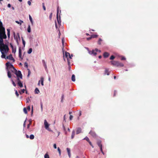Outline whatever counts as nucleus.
I'll return each instance as SVG.
<instances>
[{"instance_id":"obj_1","label":"nucleus","mask_w":158,"mask_h":158,"mask_svg":"<svg viewBox=\"0 0 158 158\" xmlns=\"http://www.w3.org/2000/svg\"><path fill=\"white\" fill-rule=\"evenodd\" d=\"M6 37L5 28L0 20V51L2 54L1 57L2 58H6V54L8 53L9 51L8 45L4 43L3 39H6Z\"/></svg>"},{"instance_id":"obj_2","label":"nucleus","mask_w":158,"mask_h":158,"mask_svg":"<svg viewBox=\"0 0 158 158\" xmlns=\"http://www.w3.org/2000/svg\"><path fill=\"white\" fill-rule=\"evenodd\" d=\"M6 69L8 71L10 70L13 73L15 69L13 66L9 62H8L6 64Z\"/></svg>"},{"instance_id":"obj_3","label":"nucleus","mask_w":158,"mask_h":158,"mask_svg":"<svg viewBox=\"0 0 158 158\" xmlns=\"http://www.w3.org/2000/svg\"><path fill=\"white\" fill-rule=\"evenodd\" d=\"M111 64L116 66L123 67V64L117 61H111Z\"/></svg>"},{"instance_id":"obj_4","label":"nucleus","mask_w":158,"mask_h":158,"mask_svg":"<svg viewBox=\"0 0 158 158\" xmlns=\"http://www.w3.org/2000/svg\"><path fill=\"white\" fill-rule=\"evenodd\" d=\"M13 73L16 75L17 77H19L21 79L22 78V75L20 71H17L15 69Z\"/></svg>"},{"instance_id":"obj_5","label":"nucleus","mask_w":158,"mask_h":158,"mask_svg":"<svg viewBox=\"0 0 158 158\" xmlns=\"http://www.w3.org/2000/svg\"><path fill=\"white\" fill-rule=\"evenodd\" d=\"M44 125L45 126V127L46 129H47L48 131L50 130L49 128V125L48 123L47 122V120L45 119L44 121Z\"/></svg>"},{"instance_id":"obj_6","label":"nucleus","mask_w":158,"mask_h":158,"mask_svg":"<svg viewBox=\"0 0 158 158\" xmlns=\"http://www.w3.org/2000/svg\"><path fill=\"white\" fill-rule=\"evenodd\" d=\"M9 59L11 60H13V62H14L15 61V59L13 57L12 55V54H10L8 56H6V57L5 59Z\"/></svg>"},{"instance_id":"obj_7","label":"nucleus","mask_w":158,"mask_h":158,"mask_svg":"<svg viewBox=\"0 0 158 158\" xmlns=\"http://www.w3.org/2000/svg\"><path fill=\"white\" fill-rule=\"evenodd\" d=\"M89 53L90 55H93L94 56H96L97 54V52L96 51L95 49L91 51L88 50Z\"/></svg>"},{"instance_id":"obj_8","label":"nucleus","mask_w":158,"mask_h":158,"mask_svg":"<svg viewBox=\"0 0 158 158\" xmlns=\"http://www.w3.org/2000/svg\"><path fill=\"white\" fill-rule=\"evenodd\" d=\"M58 13H59V7H58L57 8L56 18H57L58 23V24H60V23L61 21H60V18L59 19L58 18Z\"/></svg>"},{"instance_id":"obj_9","label":"nucleus","mask_w":158,"mask_h":158,"mask_svg":"<svg viewBox=\"0 0 158 158\" xmlns=\"http://www.w3.org/2000/svg\"><path fill=\"white\" fill-rule=\"evenodd\" d=\"M89 134L94 137H95L96 136V133L92 131H91L89 132Z\"/></svg>"},{"instance_id":"obj_10","label":"nucleus","mask_w":158,"mask_h":158,"mask_svg":"<svg viewBox=\"0 0 158 158\" xmlns=\"http://www.w3.org/2000/svg\"><path fill=\"white\" fill-rule=\"evenodd\" d=\"M110 54L109 53L105 52L103 53V56L104 58H107L109 56Z\"/></svg>"},{"instance_id":"obj_11","label":"nucleus","mask_w":158,"mask_h":158,"mask_svg":"<svg viewBox=\"0 0 158 158\" xmlns=\"http://www.w3.org/2000/svg\"><path fill=\"white\" fill-rule=\"evenodd\" d=\"M97 144L99 148L102 147V145L101 143V140H98L97 142Z\"/></svg>"},{"instance_id":"obj_12","label":"nucleus","mask_w":158,"mask_h":158,"mask_svg":"<svg viewBox=\"0 0 158 158\" xmlns=\"http://www.w3.org/2000/svg\"><path fill=\"white\" fill-rule=\"evenodd\" d=\"M19 57L22 59L23 58L21 57V50L20 48H19Z\"/></svg>"},{"instance_id":"obj_13","label":"nucleus","mask_w":158,"mask_h":158,"mask_svg":"<svg viewBox=\"0 0 158 158\" xmlns=\"http://www.w3.org/2000/svg\"><path fill=\"white\" fill-rule=\"evenodd\" d=\"M81 128L78 127L77 128L76 131V134H78L80 133H81Z\"/></svg>"},{"instance_id":"obj_14","label":"nucleus","mask_w":158,"mask_h":158,"mask_svg":"<svg viewBox=\"0 0 158 158\" xmlns=\"http://www.w3.org/2000/svg\"><path fill=\"white\" fill-rule=\"evenodd\" d=\"M66 149H67V151L68 152L69 156V157H70L71 156L70 150L69 148H67Z\"/></svg>"},{"instance_id":"obj_15","label":"nucleus","mask_w":158,"mask_h":158,"mask_svg":"<svg viewBox=\"0 0 158 158\" xmlns=\"http://www.w3.org/2000/svg\"><path fill=\"white\" fill-rule=\"evenodd\" d=\"M15 22L16 23L19 24L20 25H22V24L23 23V22L22 20H20L19 22L18 21H15Z\"/></svg>"},{"instance_id":"obj_16","label":"nucleus","mask_w":158,"mask_h":158,"mask_svg":"<svg viewBox=\"0 0 158 158\" xmlns=\"http://www.w3.org/2000/svg\"><path fill=\"white\" fill-rule=\"evenodd\" d=\"M7 36L8 38H9L10 37V30L9 29H7Z\"/></svg>"},{"instance_id":"obj_17","label":"nucleus","mask_w":158,"mask_h":158,"mask_svg":"<svg viewBox=\"0 0 158 158\" xmlns=\"http://www.w3.org/2000/svg\"><path fill=\"white\" fill-rule=\"evenodd\" d=\"M109 72L108 71V70L107 69H105L104 73V75H109Z\"/></svg>"},{"instance_id":"obj_18","label":"nucleus","mask_w":158,"mask_h":158,"mask_svg":"<svg viewBox=\"0 0 158 158\" xmlns=\"http://www.w3.org/2000/svg\"><path fill=\"white\" fill-rule=\"evenodd\" d=\"M42 63H43L44 66V67H45V69H47V65L46 64V63H45L44 60H42Z\"/></svg>"},{"instance_id":"obj_19","label":"nucleus","mask_w":158,"mask_h":158,"mask_svg":"<svg viewBox=\"0 0 158 158\" xmlns=\"http://www.w3.org/2000/svg\"><path fill=\"white\" fill-rule=\"evenodd\" d=\"M18 84L20 87L22 88L23 87V84H22L21 81H19V82H18Z\"/></svg>"},{"instance_id":"obj_20","label":"nucleus","mask_w":158,"mask_h":158,"mask_svg":"<svg viewBox=\"0 0 158 158\" xmlns=\"http://www.w3.org/2000/svg\"><path fill=\"white\" fill-rule=\"evenodd\" d=\"M40 81L41 82V85L43 86L44 85V78L41 77L40 78Z\"/></svg>"},{"instance_id":"obj_21","label":"nucleus","mask_w":158,"mask_h":158,"mask_svg":"<svg viewBox=\"0 0 158 158\" xmlns=\"http://www.w3.org/2000/svg\"><path fill=\"white\" fill-rule=\"evenodd\" d=\"M72 80L73 81H75V77L74 74H73L72 77Z\"/></svg>"},{"instance_id":"obj_22","label":"nucleus","mask_w":158,"mask_h":158,"mask_svg":"<svg viewBox=\"0 0 158 158\" xmlns=\"http://www.w3.org/2000/svg\"><path fill=\"white\" fill-rule=\"evenodd\" d=\"M35 93L38 94L40 92V91L37 88H36L35 90Z\"/></svg>"},{"instance_id":"obj_23","label":"nucleus","mask_w":158,"mask_h":158,"mask_svg":"<svg viewBox=\"0 0 158 158\" xmlns=\"http://www.w3.org/2000/svg\"><path fill=\"white\" fill-rule=\"evenodd\" d=\"M7 76L9 78H10L11 77V73L9 70H8L7 72Z\"/></svg>"},{"instance_id":"obj_24","label":"nucleus","mask_w":158,"mask_h":158,"mask_svg":"<svg viewBox=\"0 0 158 158\" xmlns=\"http://www.w3.org/2000/svg\"><path fill=\"white\" fill-rule=\"evenodd\" d=\"M75 135V132L74 131H73L72 132V135H71V139H73Z\"/></svg>"},{"instance_id":"obj_25","label":"nucleus","mask_w":158,"mask_h":158,"mask_svg":"<svg viewBox=\"0 0 158 158\" xmlns=\"http://www.w3.org/2000/svg\"><path fill=\"white\" fill-rule=\"evenodd\" d=\"M69 54H70L69 52H65V56L67 58V59L68 58L69 59L68 57H69Z\"/></svg>"},{"instance_id":"obj_26","label":"nucleus","mask_w":158,"mask_h":158,"mask_svg":"<svg viewBox=\"0 0 158 158\" xmlns=\"http://www.w3.org/2000/svg\"><path fill=\"white\" fill-rule=\"evenodd\" d=\"M29 20L30 21H31V23L32 24L33 23V22L32 21V18L31 16L30 15H29Z\"/></svg>"},{"instance_id":"obj_27","label":"nucleus","mask_w":158,"mask_h":158,"mask_svg":"<svg viewBox=\"0 0 158 158\" xmlns=\"http://www.w3.org/2000/svg\"><path fill=\"white\" fill-rule=\"evenodd\" d=\"M25 90V89H22L21 91H19V93H20V94H22L24 93Z\"/></svg>"},{"instance_id":"obj_28","label":"nucleus","mask_w":158,"mask_h":158,"mask_svg":"<svg viewBox=\"0 0 158 158\" xmlns=\"http://www.w3.org/2000/svg\"><path fill=\"white\" fill-rule=\"evenodd\" d=\"M91 36L92 38H96L98 36V35H92Z\"/></svg>"},{"instance_id":"obj_29","label":"nucleus","mask_w":158,"mask_h":158,"mask_svg":"<svg viewBox=\"0 0 158 158\" xmlns=\"http://www.w3.org/2000/svg\"><path fill=\"white\" fill-rule=\"evenodd\" d=\"M29 138L30 139H33L34 138V136L33 135H31L29 137Z\"/></svg>"},{"instance_id":"obj_30","label":"nucleus","mask_w":158,"mask_h":158,"mask_svg":"<svg viewBox=\"0 0 158 158\" xmlns=\"http://www.w3.org/2000/svg\"><path fill=\"white\" fill-rule=\"evenodd\" d=\"M32 48H29L28 51H27V53L28 54H30L32 52Z\"/></svg>"},{"instance_id":"obj_31","label":"nucleus","mask_w":158,"mask_h":158,"mask_svg":"<svg viewBox=\"0 0 158 158\" xmlns=\"http://www.w3.org/2000/svg\"><path fill=\"white\" fill-rule=\"evenodd\" d=\"M102 41V39L101 38H99L98 41V44L99 45L101 44V42Z\"/></svg>"},{"instance_id":"obj_32","label":"nucleus","mask_w":158,"mask_h":158,"mask_svg":"<svg viewBox=\"0 0 158 158\" xmlns=\"http://www.w3.org/2000/svg\"><path fill=\"white\" fill-rule=\"evenodd\" d=\"M83 139L84 140H85L88 142H89L90 141L89 138L87 136H86L85 138H84Z\"/></svg>"},{"instance_id":"obj_33","label":"nucleus","mask_w":158,"mask_h":158,"mask_svg":"<svg viewBox=\"0 0 158 158\" xmlns=\"http://www.w3.org/2000/svg\"><path fill=\"white\" fill-rule=\"evenodd\" d=\"M27 30V31L28 32H31V28H30V26L29 25L28 26Z\"/></svg>"},{"instance_id":"obj_34","label":"nucleus","mask_w":158,"mask_h":158,"mask_svg":"<svg viewBox=\"0 0 158 158\" xmlns=\"http://www.w3.org/2000/svg\"><path fill=\"white\" fill-rule=\"evenodd\" d=\"M10 45L11 48H12V52H14V47L13 46V45L11 43L10 44Z\"/></svg>"},{"instance_id":"obj_35","label":"nucleus","mask_w":158,"mask_h":158,"mask_svg":"<svg viewBox=\"0 0 158 158\" xmlns=\"http://www.w3.org/2000/svg\"><path fill=\"white\" fill-rule=\"evenodd\" d=\"M23 111L25 114H27V109L26 108H23Z\"/></svg>"},{"instance_id":"obj_36","label":"nucleus","mask_w":158,"mask_h":158,"mask_svg":"<svg viewBox=\"0 0 158 158\" xmlns=\"http://www.w3.org/2000/svg\"><path fill=\"white\" fill-rule=\"evenodd\" d=\"M45 158H49V156L47 154H46L44 155Z\"/></svg>"},{"instance_id":"obj_37","label":"nucleus","mask_w":158,"mask_h":158,"mask_svg":"<svg viewBox=\"0 0 158 158\" xmlns=\"http://www.w3.org/2000/svg\"><path fill=\"white\" fill-rule=\"evenodd\" d=\"M42 5H43V7L44 10H46V7L44 6V3H42Z\"/></svg>"},{"instance_id":"obj_38","label":"nucleus","mask_w":158,"mask_h":158,"mask_svg":"<svg viewBox=\"0 0 158 158\" xmlns=\"http://www.w3.org/2000/svg\"><path fill=\"white\" fill-rule=\"evenodd\" d=\"M114 58H115L114 56L113 55H112L110 58V59L111 60H112L114 59Z\"/></svg>"},{"instance_id":"obj_39","label":"nucleus","mask_w":158,"mask_h":158,"mask_svg":"<svg viewBox=\"0 0 158 158\" xmlns=\"http://www.w3.org/2000/svg\"><path fill=\"white\" fill-rule=\"evenodd\" d=\"M15 94L17 97H18L19 96V94L18 93L17 91V90H15Z\"/></svg>"},{"instance_id":"obj_40","label":"nucleus","mask_w":158,"mask_h":158,"mask_svg":"<svg viewBox=\"0 0 158 158\" xmlns=\"http://www.w3.org/2000/svg\"><path fill=\"white\" fill-rule=\"evenodd\" d=\"M89 143V144L92 146V147L93 148H94V146H93V145H92L91 142L89 141V142H88Z\"/></svg>"},{"instance_id":"obj_41","label":"nucleus","mask_w":158,"mask_h":158,"mask_svg":"<svg viewBox=\"0 0 158 158\" xmlns=\"http://www.w3.org/2000/svg\"><path fill=\"white\" fill-rule=\"evenodd\" d=\"M95 50H96V52H101V51L100 50H98L97 48H95Z\"/></svg>"},{"instance_id":"obj_42","label":"nucleus","mask_w":158,"mask_h":158,"mask_svg":"<svg viewBox=\"0 0 158 158\" xmlns=\"http://www.w3.org/2000/svg\"><path fill=\"white\" fill-rule=\"evenodd\" d=\"M67 61H68V65H70V63L69 61V60L68 58L67 59Z\"/></svg>"},{"instance_id":"obj_43","label":"nucleus","mask_w":158,"mask_h":158,"mask_svg":"<svg viewBox=\"0 0 158 158\" xmlns=\"http://www.w3.org/2000/svg\"><path fill=\"white\" fill-rule=\"evenodd\" d=\"M52 13H51L50 15V16H49V19L50 20H51V19H52Z\"/></svg>"},{"instance_id":"obj_44","label":"nucleus","mask_w":158,"mask_h":158,"mask_svg":"<svg viewBox=\"0 0 158 158\" xmlns=\"http://www.w3.org/2000/svg\"><path fill=\"white\" fill-rule=\"evenodd\" d=\"M28 75H27V77H29L30 73H31V72L30 71V70H29V69H28Z\"/></svg>"},{"instance_id":"obj_45","label":"nucleus","mask_w":158,"mask_h":158,"mask_svg":"<svg viewBox=\"0 0 158 158\" xmlns=\"http://www.w3.org/2000/svg\"><path fill=\"white\" fill-rule=\"evenodd\" d=\"M58 150L59 152V154H60H60H61V151H60V149L59 148H58Z\"/></svg>"},{"instance_id":"obj_46","label":"nucleus","mask_w":158,"mask_h":158,"mask_svg":"<svg viewBox=\"0 0 158 158\" xmlns=\"http://www.w3.org/2000/svg\"><path fill=\"white\" fill-rule=\"evenodd\" d=\"M31 124V122H30V123L28 124L27 126V129H29V127H30V125Z\"/></svg>"},{"instance_id":"obj_47","label":"nucleus","mask_w":158,"mask_h":158,"mask_svg":"<svg viewBox=\"0 0 158 158\" xmlns=\"http://www.w3.org/2000/svg\"><path fill=\"white\" fill-rule=\"evenodd\" d=\"M22 41H23V43L24 46H25V41L22 38Z\"/></svg>"},{"instance_id":"obj_48","label":"nucleus","mask_w":158,"mask_h":158,"mask_svg":"<svg viewBox=\"0 0 158 158\" xmlns=\"http://www.w3.org/2000/svg\"><path fill=\"white\" fill-rule=\"evenodd\" d=\"M73 117V116H72L71 115H70V117H69V119H70V120H71L72 119Z\"/></svg>"},{"instance_id":"obj_49","label":"nucleus","mask_w":158,"mask_h":158,"mask_svg":"<svg viewBox=\"0 0 158 158\" xmlns=\"http://www.w3.org/2000/svg\"><path fill=\"white\" fill-rule=\"evenodd\" d=\"M92 38L91 37V36L87 38L86 39L87 40H90Z\"/></svg>"},{"instance_id":"obj_50","label":"nucleus","mask_w":158,"mask_h":158,"mask_svg":"<svg viewBox=\"0 0 158 158\" xmlns=\"http://www.w3.org/2000/svg\"><path fill=\"white\" fill-rule=\"evenodd\" d=\"M12 84L14 86H16V85L15 84V83L14 82L13 80L12 81Z\"/></svg>"},{"instance_id":"obj_51","label":"nucleus","mask_w":158,"mask_h":158,"mask_svg":"<svg viewBox=\"0 0 158 158\" xmlns=\"http://www.w3.org/2000/svg\"><path fill=\"white\" fill-rule=\"evenodd\" d=\"M117 93V91L116 90L114 91V96H115Z\"/></svg>"},{"instance_id":"obj_52","label":"nucleus","mask_w":158,"mask_h":158,"mask_svg":"<svg viewBox=\"0 0 158 158\" xmlns=\"http://www.w3.org/2000/svg\"><path fill=\"white\" fill-rule=\"evenodd\" d=\"M24 65L25 67H26L27 68L28 67V64L26 62L24 64Z\"/></svg>"},{"instance_id":"obj_53","label":"nucleus","mask_w":158,"mask_h":158,"mask_svg":"<svg viewBox=\"0 0 158 158\" xmlns=\"http://www.w3.org/2000/svg\"><path fill=\"white\" fill-rule=\"evenodd\" d=\"M20 78L19 77H17V80H18V82H19V81H21L20 80Z\"/></svg>"},{"instance_id":"obj_54","label":"nucleus","mask_w":158,"mask_h":158,"mask_svg":"<svg viewBox=\"0 0 158 158\" xmlns=\"http://www.w3.org/2000/svg\"><path fill=\"white\" fill-rule=\"evenodd\" d=\"M41 110H42L43 109V104L42 102L41 103Z\"/></svg>"},{"instance_id":"obj_55","label":"nucleus","mask_w":158,"mask_h":158,"mask_svg":"<svg viewBox=\"0 0 158 158\" xmlns=\"http://www.w3.org/2000/svg\"><path fill=\"white\" fill-rule=\"evenodd\" d=\"M27 109L28 110H30V106H28L27 107Z\"/></svg>"},{"instance_id":"obj_56","label":"nucleus","mask_w":158,"mask_h":158,"mask_svg":"<svg viewBox=\"0 0 158 158\" xmlns=\"http://www.w3.org/2000/svg\"><path fill=\"white\" fill-rule=\"evenodd\" d=\"M27 3L29 5H31V2L30 1H28L27 2Z\"/></svg>"},{"instance_id":"obj_57","label":"nucleus","mask_w":158,"mask_h":158,"mask_svg":"<svg viewBox=\"0 0 158 158\" xmlns=\"http://www.w3.org/2000/svg\"><path fill=\"white\" fill-rule=\"evenodd\" d=\"M73 56V55H71V56L70 55V54H69V56L68 58H70V59H72V57Z\"/></svg>"},{"instance_id":"obj_58","label":"nucleus","mask_w":158,"mask_h":158,"mask_svg":"<svg viewBox=\"0 0 158 158\" xmlns=\"http://www.w3.org/2000/svg\"><path fill=\"white\" fill-rule=\"evenodd\" d=\"M53 147L55 149L56 148V144H54L53 145Z\"/></svg>"},{"instance_id":"obj_59","label":"nucleus","mask_w":158,"mask_h":158,"mask_svg":"<svg viewBox=\"0 0 158 158\" xmlns=\"http://www.w3.org/2000/svg\"><path fill=\"white\" fill-rule=\"evenodd\" d=\"M126 59V58L124 57H122L121 58L122 60H124Z\"/></svg>"},{"instance_id":"obj_60","label":"nucleus","mask_w":158,"mask_h":158,"mask_svg":"<svg viewBox=\"0 0 158 158\" xmlns=\"http://www.w3.org/2000/svg\"><path fill=\"white\" fill-rule=\"evenodd\" d=\"M100 151L101 152H102V151H103V150H102V147H100Z\"/></svg>"},{"instance_id":"obj_61","label":"nucleus","mask_w":158,"mask_h":158,"mask_svg":"<svg viewBox=\"0 0 158 158\" xmlns=\"http://www.w3.org/2000/svg\"><path fill=\"white\" fill-rule=\"evenodd\" d=\"M55 27H56V28H57V24H56V22L55 21Z\"/></svg>"},{"instance_id":"obj_62","label":"nucleus","mask_w":158,"mask_h":158,"mask_svg":"<svg viewBox=\"0 0 158 158\" xmlns=\"http://www.w3.org/2000/svg\"><path fill=\"white\" fill-rule=\"evenodd\" d=\"M7 6L8 7L10 8L11 7V5L10 3H9L8 4Z\"/></svg>"},{"instance_id":"obj_63","label":"nucleus","mask_w":158,"mask_h":158,"mask_svg":"<svg viewBox=\"0 0 158 158\" xmlns=\"http://www.w3.org/2000/svg\"><path fill=\"white\" fill-rule=\"evenodd\" d=\"M29 98L27 99V103L29 102Z\"/></svg>"},{"instance_id":"obj_64","label":"nucleus","mask_w":158,"mask_h":158,"mask_svg":"<svg viewBox=\"0 0 158 158\" xmlns=\"http://www.w3.org/2000/svg\"><path fill=\"white\" fill-rule=\"evenodd\" d=\"M26 136L27 138H29L28 135L27 134L26 135Z\"/></svg>"}]
</instances>
